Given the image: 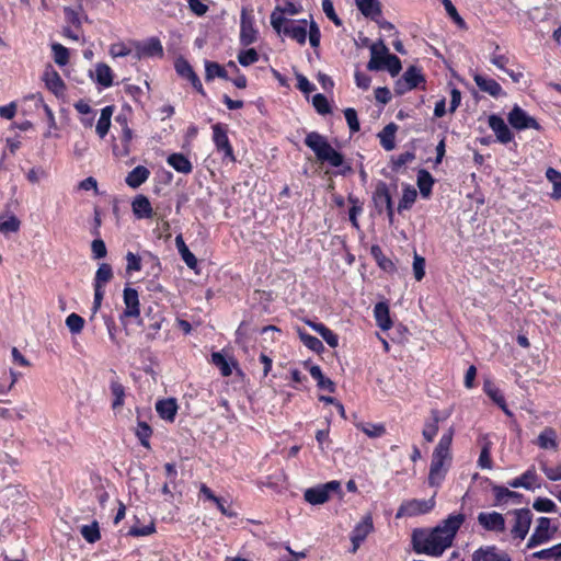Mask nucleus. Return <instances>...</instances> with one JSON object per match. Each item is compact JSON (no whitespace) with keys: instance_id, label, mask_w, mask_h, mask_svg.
Listing matches in <instances>:
<instances>
[{"instance_id":"1","label":"nucleus","mask_w":561,"mask_h":561,"mask_svg":"<svg viewBox=\"0 0 561 561\" xmlns=\"http://www.w3.org/2000/svg\"><path fill=\"white\" fill-rule=\"evenodd\" d=\"M465 522L463 514L449 515L440 525L435 527L430 534L413 536L414 550L417 553L430 556H440L448 547Z\"/></svg>"},{"instance_id":"2","label":"nucleus","mask_w":561,"mask_h":561,"mask_svg":"<svg viewBox=\"0 0 561 561\" xmlns=\"http://www.w3.org/2000/svg\"><path fill=\"white\" fill-rule=\"evenodd\" d=\"M305 145L310 148L316 158L321 163L328 162L332 167H341L344 163V157L336 151L327 140V138L317 133L310 131L305 138Z\"/></svg>"},{"instance_id":"3","label":"nucleus","mask_w":561,"mask_h":561,"mask_svg":"<svg viewBox=\"0 0 561 561\" xmlns=\"http://www.w3.org/2000/svg\"><path fill=\"white\" fill-rule=\"evenodd\" d=\"M435 494L428 500H409L403 502L398 512L396 514L397 518H401L403 516H416L420 514L428 513L435 506Z\"/></svg>"},{"instance_id":"4","label":"nucleus","mask_w":561,"mask_h":561,"mask_svg":"<svg viewBox=\"0 0 561 561\" xmlns=\"http://www.w3.org/2000/svg\"><path fill=\"white\" fill-rule=\"evenodd\" d=\"M341 484L339 481H330L322 485L307 489L304 493L306 502L312 505H320L325 503L330 497V492L339 491Z\"/></svg>"},{"instance_id":"5","label":"nucleus","mask_w":561,"mask_h":561,"mask_svg":"<svg viewBox=\"0 0 561 561\" xmlns=\"http://www.w3.org/2000/svg\"><path fill=\"white\" fill-rule=\"evenodd\" d=\"M557 531V527H551L550 518L539 517L537 526L528 539L527 548H534L536 546L548 542Z\"/></svg>"},{"instance_id":"6","label":"nucleus","mask_w":561,"mask_h":561,"mask_svg":"<svg viewBox=\"0 0 561 561\" xmlns=\"http://www.w3.org/2000/svg\"><path fill=\"white\" fill-rule=\"evenodd\" d=\"M507 121L510 125L518 130L534 128L536 130H540L541 126L539 123L533 117L529 116L522 107L515 105L512 111L508 113Z\"/></svg>"},{"instance_id":"7","label":"nucleus","mask_w":561,"mask_h":561,"mask_svg":"<svg viewBox=\"0 0 561 561\" xmlns=\"http://www.w3.org/2000/svg\"><path fill=\"white\" fill-rule=\"evenodd\" d=\"M515 514V524L512 528V535L515 538L524 539L530 528L533 520V513L529 508H520L514 512Z\"/></svg>"},{"instance_id":"8","label":"nucleus","mask_w":561,"mask_h":561,"mask_svg":"<svg viewBox=\"0 0 561 561\" xmlns=\"http://www.w3.org/2000/svg\"><path fill=\"white\" fill-rule=\"evenodd\" d=\"M374 524L371 515H366L362 522H359L352 531L351 541H352V550L351 552L355 553L359 548L360 543L367 538V536L373 531Z\"/></svg>"},{"instance_id":"9","label":"nucleus","mask_w":561,"mask_h":561,"mask_svg":"<svg viewBox=\"0 0 561 561\" xmlns=\"http://www.w3.org/2000/svg\"><path fill=\"white\" fill-rule=\"evenodd\" d=\"M213 140L217 150L222 152L225 158H229L230 161H234L233 150L229 142L227 131L219 123L213 126Z\"/></svg>"},{"instance_id":"10","label":"nucleus","mask_w":561,"mask_h":561,"mask_svg":"<svg viewBox=\"0 0 561 561\" xmlns=\"http://www.w3.org/2000/svg\"><path fill=\"white\" fill-rule=\"evenodd\" d=\"M257 31L253 24V18L249 15L245 9L241 11L240 42L243 46H249L256 41Z\"/></svg>"},{"instance_id":"11","label":"nucleus","mask_w":561,"mask_h":561,"mask_svg":"<svg viewBox=\"0 0 561 561\" xmlns=\"http://www.w3.org/2000/svg\"><path fill=\"white\" fill-rule=\"evenodd\" d=\"M478 523L489 531H504L505 530V519L501 513L492 512H481L478 515Z\"/></svg>"},{"instance_id":"12","label":"nucleus","mask_w":561,"mask_h":561,"mask_svg":"<svg viewBox=\"0 0 561 561\" xmlns=\"http://www.w3.org/2000/svg\"><path fill=\"white\" fill-rule=\"evenodd\" d=\"M125 310L123 317L138 318L140 316V304L138 291L131 287H126L123 294Z\"/></svg>"},{"instance_id":"13","label":"nucleus","mask_w":561,"mask_h":561,"mask_svg":"<svg viewBox=\"0 0 561 561\" xmlns=\"http://www.w3.org/2000/svg\"><path fill=\"white\" fill-rule=\"evenodd\" d=\"M489 126L500 142L507 144L513 139V134L502 117L494 114L489 116Z\"/></svg>"},{"instance_id":"14","label":"nucleus","mask_w":561,"mask_h":561,"mask_svg":"<svg viewBox=\"0 0 561 561\" xmlns=\"http://www.w3.org/2000/svg\"><path fill=\"white\" fill-rule=\"evenodd\" d=\"M283 34L301 45L305 44L307 39V20L288 22L283 28Z\"/></svg>"},{"instance_id":"15","label":"nucleus","mask_w":561,"mask_h":561,"mask_svg":"<svg viewBox=\"0 0 561 561\" xmlns=\"http://www.w3.org/2000/svg\"><path fill=\"white\" fill-rule=\"evenodd\" d=\"M473 80L482 92L488 93L493 98H499L504 94L500 83L492 78H486L480 73H474Z\"/></svg>"},{"instance_id":"16","label":"nucleus","mask_w":561,"mask_h":561,"mask_svg":"<svg viewBox=\"0 0 561 561\" xmlns=\"http://www.w3.org/2000/svg\"><path fill=\"white\" fill-rule=\"evenodd\" d=\"M134 215L139 218H152L153 209L150 201L145 195H138L131 203Z\"/></svg>"},{"instance_id":"17","label":"nucleus","mask_w":561,"mask_h":561,"mask_svg":"<svg viewBox=\"0 0 561 561\" xmlns=\"http://www.w3.org/2000/svg\"><path fill=\"white\" fill-rule=\"evenodd\" d=\"M445 462L440 459L432 458L430 473H428V484L431 486H438L442 481L445 479L447 469L445 468Z\"/></svg>"},{"instance_id":"18","label":"nucleus","mask_w":561,"mask_h":561,"mask_svg":"<svg viewBox=\"0 0 561 561\" xmlns=\"http://www.w3.org/2000/svg\"><path fill=\"white\" fill-rule=\"evenodd\" d=\"M156 410L161 419L173 422L178 412L176 400L172 398L159 400L156 403Z\"/></svg>"},{"instance_id":"19","label":"nucleus","mask_w":561,"mask_h":561,"mask_svg":"<svg viewBox=\"0 0 561 561\" xmlns=\"http://www.w3.org/2000/svg\"><path fill=\"white\" fill-rule=\"evenodd\" d=\"M373 198L379 211H381L382 206H385L386 209L393 207L390 192L385 182L377 184Z\"/></svg>"},{"instance_id":"20","label":"nucleus","mask_w":561,"mask_h":561,"mask_svg":"<svg viewBox=\"0 0 561 561\" xmlns=\"http://www.w3.org/2000/svg\"><path fill=\"white\" fill-rule=\"evenodd\" d=\"M538 477L535 470V467H530L527 471H525L520 477L515 478L508 481V485L511 488H524L526 490H534V484L536 483Z\"/></svg>"},{"instance_id":"21","label":"nucleus","mask_w":561,"mask_h":561,"mask_svg":"<svg viewBox=\"0 0 561 561\" xmlns=\"http://www.w3.org/2000/svg\"><path fill=\"white\" fill-rule=\"evenodd\" d=\"M44 81L48 90H50L55 95H60L65 91V83L59 76V73L50 68L46 70L44 73Z\"/></svg>"},{"instance_id":"22","label":"nucleus","mask_w":561,"mask_h":561,"mask_svg":"<svg viewBox=\"0 0 561 561\" xmlns=\"http://www.w3.org/2000/svg\"><path fill=\"white\" fill-rule=\"evenodd\" d=\"M448 414L440 416L437 410H432V420L425 423L422 431V435L426 442L431 443L434 440V437L438 432L439 422L445 420Z\"/></svg>"},{"instance_id":"23","label":"nucleus","mask_w":561,"mask_h":561,"mask_svg":"<svg viewBox=\"0 0 561 561\" xmlns=\"http://www.w3.org/2000/svg\"><path fill=\"white\" fill-rule=\"evenodd\" d=\"M536 444L541 449H553L557 450L558 443H557V432L552 427H545L540 434L537 437Z\"/></svg>"},{"instance_id":"24","label":"nucleus","mask_w":561,"mask_h":561,"mask_svg":"<svg viewBox=\"0 0 561 561\" xmlns=\"http://www.w3.org/2000/svg\"><path fill=\"white\" fill-rule=\"evenodd\" d=\"M110 389L113 397L112 409L117 413L122 410L125 403V387L118 380H112Z\"/></svg>"},{"instance_id":"25","label":"nucleus","mask_w":561,"mask_h":561,"mask_svg":"<svg viewBox=\"0 0 561 561\" xmlns=\"http://www.w3.org/2000/svg\"><path fill=\"white\" fill-rule=\"evenodd\" d=\"M494 495H495V504H504L507 503L508 500H513L515 503H520L523 495L520 493H517L515 491H511L508 488L501 486V485H494L492 488Z\"/></svg>"},{"instance_id":"26","label":"nucleus","mask_w":561,"mask_h":561,"mask_svg":"<svg viewBox=\"0 0 561 561\" xmlns=\"http://www.w3.org/2000/svg\"><path fill=\"white\" fill-rule=\"evenodd\" d=\"M149 170L146 167L138 165L134 168L126 176V183L133 188H137L149 178Z\"/></svg>"},{"instance_id":"27","label":"nucleus","mask_w":561,"mask_h":561,"mask_svg":"<svg viewBox=\"0 0 561 561\" xmlns=\"http://www.w3.org/2000/svg\"><path fill=\"white\" fill-rule=\"evenodd\" d=\"M356 5L364 16L370 18L371 20H376V18L381 14L378 0H356Z\"/></svg>"},{"instance_id":"28","label":"nucleus","mask_w":561,"mask_h":561,"mask_svg":"<svg viewBox=\"0 0 561 561\" xmlns=\"http://www.w3.org/2000/svg\"><path fill=\"white\" fill-rule=\"evenodd\" d=\"M374 316L381 330H388L391 328L392 321L389 316V307L386 302L376 304L374 308Z\"/></svg>"},{"instance_id":"29","label":"nucleus","mask_w":561,"mask_h":561,"mask_svg":"<svg viewBox=\"0 0 561 561\" xmlns=\"http://www.w3.org/2000/svg\"><path fill=\"white\" fill-rule=\"evenodd\" d=\"M168 163L178 172L188 174L193 165L191 161L182 153H172L168 157Z\"/></svg>"},{"instance_id":"30","label":"nucleus","mask_w":561,"mask_h":561,"mask_svg":"<svg viewBox=\"0 0 561 561\" xmlns=\"http://www.w3.org/2000/svg\"><path fill=\"white\" fill-rule=\"evenodd\" d=\"M398 129V126L394 123H389L383 127V129L378 134V137L380 139V145L386 149L387 151H390L394 148V137L396 131Z\"/></svg>"},{"instance_id":"31","label":"nucleus","mask_w":561,"mask_h":561,"mask_svg":"<svg viewBox=\"0 0 561 561\" xmlns=\"http://www.w3.org/2000/svg\"><path fill=\"white\" fill-rule=\"evenodd\" d=\"M386 54L381 53L380 43L370 46V60L367 64V69L370 71H378L385 68Z\"/></svg>"},{"instance_id":"32","label":"nucleus","mask_w":561,"mask_h":561,"mask_svg":"<svg viewBox=\"0 0 561 561\" xmlns=\"http://www.w3.org/2000/svg\"><path fill=\"white\" fill-rule=\"evenodd\" d=\"M472 561H511L505 553H497L495 548L480 549L473 553Z\"/></svg>"},{"instance_id":"33","label":"nucleus","mask_w":561,"mask_h":561,"mask_svg":"<svg viewBox=\"0 0 561 561\" xmlns=\"http://www.w3.org/2000/svg\"><path fill=\"white\" fill-rule=\"evenodd\" d=\"M380 49L382 54H386L385 68L389 71L391 77H396L402 69L400 59L392 54H389L388 47L380 42Z\"/></svg>"},{"instance_id":"34","label":"nucleus","mask_w":561,"mask_h":561,"mask_svg":"<svg viewBox=\"0 0 561 561\" xmlns=\"http://www.w3.org/2000/svg\"><path fill=\"white\" fill-rule=\"evenodd\" d=\"M175 245L176 249L182 257V260L185 262V264L190 268H195L197 265V259L195 255L190 251L187 245L185 244L183 237L181 234L175 237Z\"/></svg>"},{"instance_id":"35","label":"nucleus","mask_w":561,"mask_h":561,"mask_svg":"<svg viewBox=\"0 0 561 561\" xmlns=\"http://www.w3.org/2000/svg\"><path fill=\"white\" fill-rule=\"evenodd\" d=\"M113 114V106H105L101 111V115L96 123L95 130L100 138H104L111 127V117Z\"/></svg>"},{"instance_id":"36","label":"nucleus","mask_w":561,"mask_h":561,"mask_svg":"<svg viewBox=\"0 0 561 561\" xmlns=\"http://www.w3.org/2000/svg\"><path fill=\"white\" fill-rule=\"evenodd\" d=\"M309 373L311 377L317 380V385L320 389H325L329 392L335 391L334 382L330 378L324 377L321 368L318 365L311 366L309 368Z\"/></svg>"},{"instance_id":"37","label":"nucleus","mask_w":561,"mask_h":561,"mask_svg":"<svg viewBox=\"0 0 561 561\" xmlns=\"http://www.w3.org/2000/svg\"><path fill=\"white\" fill-rule=\"evenodd\" d=\"M308 324L321 335V337L328 343L331 347H336L339 344L337 335L331 331L329 328H327L322 323H316V322H308Z\"/></svg>"},{"instance_id":"38","label":"nucleus","mask_w":561,"mask_h":561,"mask_svg":"<svg viewBox=\"0 0 561 561\" xmlns=\"http://www.w3.org/2000/svg\"><path fill=\"white\" fill-rule=\"evenodd\" d=\"M95 80L102 87H111L113 84V73L110 66L103 62L98 64L95 67Z\"/></svg>"},{"instance_id":"39","label":"nucleus","mask_w":561,"mask_h":561,"mask_svg":"<svg viewBox=\"0 0 561 561\" xmlns=\"http://www.w3.org/2000/svg\"><path fill=\"white\" fill-rule=\"evenodd\" d=\"M434 179L428 171L421 169L417 172V186L422 196L427 197L431 194Z\"/></svg>"},{"instance_id":"40","label":"nucleus","mask_w":561,"mask_h":561,"mask_svg":"<svg viewBox=\"0 0 561 561\" xmlns=\"http://www.w3.org/2000/svg\"><path fill=\"white\" fill-rule=\"evenodd\" d=\"M402 79L407 82L408 88L415 89L421 82H424V76L421 70L415 66H410L402 76Z\"/></svg>"},{"instance_id":"41","label":"nucleus","mask_w":561,"mask_h":561,"mask_svg":"<svg viewBox=\"0 0 561 561\" xmlns=\"http://www.w3.org/2000/svg\"><path fill=\"white\" fill-rule=\"evenodd\" d=\"M221 78L224 80H229L228 73L226 69L215 61H206L205 64V79L207 81L213 80L214 78Z\"/></svg>"},{"instance_id":"42","label":"nucleus","mask_w":561,"mask_h":561,"mask_svg":"<svg viewBox=\"0 0 561 561\" xmlns=\"http://www.w3.org/2000/svg\"><path fill=\"white\" fill-rule=\"evenodd\" d=\"M531 558L538 559V560L561 561V542L558 545H554L548 549H542V550L534 552L531 554Z\"/></svg>"},{"instance_id":"43","label":"nucleus","mask_w":561,"mask_h":561,"mask_svg":"<svg viewBox=\"0 0 561 561\" xmlns=\"http://www.w3.org/2000/svg\"><path fill=\"white\" fill-rule=\"evenodd\" d=\"M546 178L552 184L551 197L553 199H561V172L553 168H548L546 171Z\"/></svg>"},{"instance_id":"44","label":"nucleus","mask_w":561,"mask_h":561,"mask_svg":"<svg viewBox=\"0 0 561 561\" xmlns=\"http://www.w3.org/2000/svg\"><path fill=\"white\" fill-rule=\"evenodd\" d=\"M19 499H21V493L14 485H7L0 491V504L5 507H9Z\"/></svg>"},{"instance_id":"45","label":"nucleus","mask_w":561,"mask_h":561,"mask_svg":"<svg viewBox=\"0 0 561 561\" xmlns=\"http://www.w3.org/2000/svg\"><path fill=\"white\" fill-rule=\"evenodd\" d=\"M113 278V271L110 264L102 263L100 264L95 277H94V287L103 288L106 283H108Z\"/></svg>"},{"instance_id":"46","label":"nucleus","mask_w":561,"mask_h":561,"mask_svg":"<svg viewBox=\"0 0 561 561\" xmlns=\"http://www.w3.org/2000/svg\"><path fill=\"white\" fill-rule=\"evenodd\" d=\"M417 193L413 187H405L398 205V211L411 208L416 199Z\"/></svg>"},{"instance_id":"47","label":"nucleus","mask_w":561,"mask_h":561,"mask_svg":"<svg viewBox=\"0 0 561 561\" xmlns=\"http://www.w3.org/2000/svg\"><path fill=\"white\" fill-rule=\"evenodd\" d=\"M368 437L377 438L386 434L383 424L364 423L357 425Z\"/></svg>"},{"instance_id":"48","label":"nucleus","mask_w":561,"mask_h":561,"mask_svg":"<svg viewBox=\"0 0 561 561\" xmlns=\"http://www.w3.org/2000/svg\"><path fill=\"white\" fill-rule=\"evenodd\" d=\"M81 535L90 543L98 541L101 537L98 522H93L90 525L82 526Z\"/></svg>"},{"instance_id":"49","label":"nucleus","mask_w":561,"mask_h":561,"mask_svg":"<svg viewBox=\"0 0 561 561\" xmlns=\"http://www.w3.org/2000/svg\"><path fill=\"white\" fill-rule=\"evenodd\" d=\"M16 460L10 455L2 453L0 454V478L4 479L13 472V465Z\"/></svg>"},{"instance_id":"50","label":"nucleus","mask_w":561,"mask_h":561,"mask_svg":"<svg viewBox=\"0 0 561 561\" xmlns=\"http://www.w3.org/2000/svg\"><path fill=\"white\" fill-rule=\"evenodd\" d=\"M211 362L215 366H217L219 368L222 376L228 377L232 374V370H231V367H230L228 360L219 352H215L211 354Z\"/></svg>"},{"instance_id":"51","label":"nucleus","mask_w":561,"mask_h":561,"mask_svg":"<svg viewBox=\"0 0 561 561\" xmlns=\"http://www.w3.org/2000/svg\"><path fill=\"white\" fill-rule=\"evenodd\" d=\"M151 434L152 430L146 422H138L136 436L138 437L140 444L146 448L150 447L149 438Z\"/></svg>"},{"instance_id":"52","label":"nucleus","mask_w":561,"mask_h":561,"mask_svg":"<svg viewBox=\"0 0 561 561\" xmlns=\"http://www.w3.org/2000/svg\"><path fill=\"white\" fill-rule=\"evenodd\" d=\"M66 325L72 334H79L84 327V319L77 313H71L66 319Z\"/></svg>"},{"instance_id":"53","label":"nucleus","mask_w":561,"mask_h":561,"mask_svg":"<svg viewBox=\"0 0 561 561\" xmlns=\"http://www.w3.org/2000/svg\"><path fill=\"white\" fill-rule=\"evenodd\" d=\"M54 60L59 66H65L69 60V51L61 44H53Z\"/></svg>"},{"instance_id":"54","label":"nucleus","mask_w":561,"mask_h":561,"mask_svg":"<svg viewBox=\"0 0 561 561\" xmlns=\"http://www.w3.org/2000/svg\"><path fill=\"white\" fill-rule=\"evenodd\" d=\"M259 60V54L254 48L242 50L238 55V61L243 67H248Z\"/></svg>"},{"instance_id":"55","label":"nucleus","mask_w":561,"mask_h":561,"mask_svg":"<svg viewBox=\"0 0 561 561\" xmlns=\"http://www.w3.org/2000/svg\"><path fill=\"white\" fill-rule=\"evenodd\" d=\"M299 336H300V340L302 341V343L311 351L319 353L320 351L323 350V344L318 337L309 335L304 332H300Z\"/></svg>"},{"instance_id":"56","label":"nucleus","mask_w":561,"mask_h":561,"mask_svg":"<svg viewBox=\"0 0 561 561\" xmlns=\"http://www.w3.org/2000/svg\"><path fill=\"white\" fill-rule=\"evenodd\" d=\"M21 221L16 216L12 215L7 220L0 221V232L9 233L19 231Z\"/></svg>"},{"instance_id":"57","label":"nucleus","mask_w":561,"mask_h":561,"mask_svg":"<svg viewBox=\"0 0 561 561\" xmlns=\"http://www.w3.org/2000/svg\"><path fill=\"white\" fill-rule=\"evenodd\" d=\"M142 54L147 56H162L163 48L158 38H151L142 48Z\"/></svg>"},{"instance_id":"58","label":"nucleus","mask_w":561,"mask_h":561,"mask_svg":"<svg viewBox=\"0 0 561 561\" xmlns=\"http://www.w3.org/2000/svg\"><path fill=\"white\" fill-rule=\"evenodd\" d=\"M413 273L416 280H422L425 275V259L416 252L413 256Z\"/></svg>"},{"instance_id":"59","label":"nucleus","mask_w":561,"mask_h":561,"mask_svg":"<svg viewBox=\"0 0 561 561\" xmlns=\"http://www.w3.org/2000/svg\"><path fill=\"white\" fill-rule=\"evenodd\" d=\"M483 390L493 400V402L503 403L504 397L491 380L484 381Z\"/></svg>"},{"instance_id":"60","label":"nucleus","mask_w":561,"mask_h":561,"mask_svg":"<svg viewBox=\"0 0 561 561\" xmlns=\"http://www.w3.org/2000/svg\"><path fill=\"white\" fill-rule=\"evenodd\" d=\"M344 116L347 122L350 130L352 133L358 131L359 130V121H358L356 111L352 107H347L344 111Z\"/></svg>"},{"instance_id":"61","label":"nucleus","mask_w":561,"mask_h":561,"mask_svg":"<svg viewBox=\"0 0 561 561\" xmlns=\"http://www.w3.org/2000/svg\"><path fill=\"white\" fill-rule=\"evenodd\" d=\"M322 10L325 13L327 18L330 19L336 26L342 25V20L335 13L333 2L331 0L322 1Z\"/></svg>"},{"instance_id":"62","label":"nucleus","mask_w":561,"mask_h":561,"mask_svg":"<svg viewBox=\"0 0 561 561\" xmlns=\"http://www.w3.org/2000/svg\"><path fill=\"white\" fill-rule=\"evenodd\" d=\"M309 43L311 47L317 48L320 45L321 33L320 28L314 21L310 22L309 31H307Z\"/></svg>"},{"instance_id":"63","label":"nucleus","mask_w":561,"mask_h":561,"mask_svg":"<svg viewBox=\"0 0 561 561\" xmlns=\"http://www.w3.org/2000/svg\"><path fill=\"white\" fill-rule=\"evenodd\" d=\"M312 104H313L314 108L318 111V113H320V114L330 113L329 102L323 94H321V93L316 94L312 98Z\"/></svg>"},{"instance_id":"64","label":"nucleus","mask_w":561,"mask_h":561,"mask_svg":"<svg viewBox=\"0 0 561 561\" xmlns=\"http://www.w3.org/2000/svg\"><path fill=\"white\" fill-rule=\"evenodd\" d=\"M533 507L538 512H553L556 504L550 499L538 497L535 500Z\"/></svg>"}]
</instances>
